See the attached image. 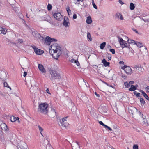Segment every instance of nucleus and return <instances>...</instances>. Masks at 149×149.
I'll return each instance as SVG.
<instances>
[{"mask_svg":"<svg viewBox=\"0 0 149 149\" xmlns=\"http://www.w3.org/2000/svg\"><path fill=\"white\" fill-rule=\"evenodd\" d=\"M48 104L46 103L39 104L38 107V111L41 113L46 114L48 112Z\"/></svg>","mask_w":149,"mask_h":149,"instance_id":"f257e3e1","label":"nucleus"},{"mask_svg":"<svg viewBox=\"0 0 149 149\" xmlns=\"http://www.w3.org/2000/svg\"><path fill=\"white\" fill-rule=\"evenodd\" d=\"M49 72L51 75L50 79L51 80L60 78L61 77L59 74L57 73L56 71L51 70H49Z\"/></svg>","mask_w":149,"mask_h":149,"instance_id":"f03ea898","label":"nucleus"},{"mask_svg":"<svg viewBox=\"0 0 149 149\" xmlns=\"http://www.w3.org/2000/svg\"><path fill=\"white\" fill-rule=\"evenodd\" d=\"M119 42L121 46V47L123 49L124 48H127L130 49V46L129 44L127 43V42L121 38L119 40Z\"/></svg>","mask_w":149,"mask_h":149,"instance_id":"7ed1b4c3","label":"nucleus"},{"mask_svg":"<svg viewBox=\"0 0 149 149\" xmlns=\"http://www.w3.org/2000/svg\"><path fill=\"white\" fill-rule=\"evenodd\" d=\"M121 69L124 70L125 72L128 75H130L132 73V70L130 66L124 65L121 67Z\"/></svg>","mask_w":149,"mask_h":149,"instance_id":"20e7f679","label":"nucleus"},{"mask_svg":"<svg viewBox=\"0 0 149 149\" xmlns=\"http://www.w3.org/2000/svg\"><path fill=\"white\" fill-rule=\"evenodd\" d=\"M60 50H57L56 49L53 50V53L51 54L53 58L56 59H58L61 53Z\"/></svg>","mask_w":149,"mask_h":149,"instance_id":"39448f33","label":"nucleus"},{"mask_svg":"<svg viewBox=\"0 0 149 149\" xmlns=\"http://www.w3.org/2000/svg\"><path fill=\"white\" fill-rule=\"evenodd\" d=\"M31 47L34 49L35 52L37 55H41L44 53V51L43 50L38 49L34 45L32 46Z\"/></svg>","mask_w":149,"mask_h":149,"instance_id":"423d86ee","label":"nucleus"},{"mask_svg":"<svg viewBox=\"0 0 149 149\" xmlns=\"http://www.w3.org/2000/svg\"><path fill=\"white\" fill-rule=\"evenodd\" d=\"M53 16L55 19L58 21H60L62 19L61 14L59 12H55L53 14Z\"/></svg>","mask_w":149,"mask_h":149,"instance_id":"0eeeda50","label":"nucleus"},{"mask_svg":"<svg viewBox=\"0 0 149 149\" xmlns=\"http://www.w3.org/2000/svg\"><path fill=\"white\" fill-rule=\"evenodd\" d=\"M0 127L1 129L3 130L6 131L9 130L7 125L4 123H2L0 125Z\"/></svg>","mask_w":149,"mask_h":149,"instance_id":"6e6552de","label":"nucleus"},{"mask_svg":"<svg viewBox=\"0 0 149 149\" xmlns=\"http://www.w3.org/2000/svg\"><path fill=\"white\" fill-rule=\"evenodd\" d=\"M44 43L47 45H50L52 42V38H45L43 39Z\"/></svg>","mask_w":149,"mask_h":149,"instance_id":"1a4fd4ad","label":"nucleus"},{"mask_svg":"<svg viewBox=\"0 0 149 149\" xmlns=\"http://www.w3.org/2000/svg\"><path fill=\"white\" fill-rule=\"evenodd\" d=\"M38 67L39 70H40L42 73H45L46 71L44 69L43 66L41 64H39L38 65Z\"/></svg>","mask_w":149,"mask_h":149,"instance_id":"9d476101","label":"nucleus"},{"mask_svg":"<svg viewBox=\"0 0 149 149\" xmlns=\"http://www.w3.org/2000/svg\"><path fill=\"white\" fill-rule=\"evenodd\" d=\"M32 34L35 37H41L40 35L37 31L32 32Z\"/></svg>","mask_w":149,"mask_h":149,"instance_id":"9b49d317","label":"nucleus"},{"mask_svg":"<svg viewBox=\"0 0 149 149\" xmlns=\"http://www.w3.org/2000/svg\"><path fill=\"white\" fill-rule=\"evenodd\" d=\"M140 92L143 95L145 98L149 101V98L146 93L143 90H141Z\"/></svg>","mask_w":149,"mask_h":149,"instance_id":"f8f14e48","label":"nucleus"},{"mask_svg":"<svg viewBox=\"0 0 149 149\" xmlns=\"http://www.w3.org/2000/svg\"><path fill=\"white\" fill-rule=\"evenodd\" d=\"M18 117H15L14 116H12L10 117V120L12 122H15L17 120H19Z\"/></svg>","mask_w":149,"mask_h":149,"instance_id":"ddd939ff","label":"nucleus"},{"mask_svg":"<svg viewBox=\"0 0 149 149\" xmlns=\"http://www.w3.org/2000/svg\"><path fill=\"white\" fill-rule=\"evenodd\" d=\"M102 63L103 64L105 67L109 66L110 64V63L107 62L105 59H104L102 60Z\"/></svg>","mask_w":149,"mask_h":149,"instance_id":"4468645a","label":"nucleus"},{"mask_svg":"<svg viewBox=\"0 0 149 149\" xmlns=\"http://www.w3.org/2000/svg\"><path fill=\"white\" fill-rule=\"evenodd\" d=\"M7 31L6 29L2 27H0V34H5Z\"/></svg>","mask_w":149,"mask_h":149,"instance_id":"2eb2a0df","label":"nucleus"},{"mask_svg":"<svg viewBox=\"0 0 149 149\" xmlns=\"http://www.w3.org/2000/svg\"><path fill=\"white\" fill-rule=\"evenodd\" d=\"M45 20L48 22H50L52 21V19L48 15H47L45 16Z\"/></svg>","mask_w":149,"mask_h":149,"instance_id":"dca6fc26","label":"nucleus"},{"mask_svg":"<svg viewBox=\"0 0 149 149\" xmlns=\"http://www.w3.org/2000/svg\"><path fill=\"white\" fill-rule=\"evenodd\" d=\"M86 22L87 24H90L91 23L92 20L90 16H89L87 17Z\"/></svg>","mask_w":149,"mask_h":149,"instance_id":"f3484780","label":"nucleus"},{"mask_svg":"<svg viewBox=\"0 0 149 149\" xmlns=\"http://www.w3.org/2000/svg\"><path fill=\"white\" fill-rule=\"evenodd\" d=\"M127 42L129 44H132L133 45H134L136 43V41L133 40L129 39H128Z\"/></svg>","mask_w":149,"mask_h":149,"instance_id":"a211bd4d","label":"nucleus"},{"mask_svg":"<svg viewBox=\"0 0 149 149\" xmlns=\"http://www.w3.org/2000/svg\"><path fill=\"white\" fill-rule=\"evenodd\" d=\"M136 90V87H135V86L133 85H131V86L130 88H129V91H134L135 90Z\"/></svg>","mask_w":149,"mask_h":149,"instance_id":"6ab92c4d","label":"nucleus"},{"mask_svg":"<svg viewBox=\"0 0 149 149\" xmlns=\"http://www.w3.org/2000/svg\"><path fill=\"white\" fill-rule=\"evenodd\" d=\"M140 102L141 105H144L145 103L144 100L143 98L140 97L139 98Z\"/></svg>","mask_w":149,"mask_h":149,"instance_id":"aec40b11","label":"nucleus"},{"mask_svg":"<svg viewBox=\"0 0 149 149\" xmlns=\"http://www.w3.org/2000/svg\"><path fill=\"white\" fill-rule=\"evenodd\" d=\"M135 44L137 45L138 47H141L143 46V44L138 42L137 41H136V43Z\"/></svg>","mask_w":149,"mask_h":149,"instance_id":"412c9836","label":"nucleus"},{"mask_svg":"<svg viewBox=\"0 0 149 149\" xmlns=\"http://www.w3.org/2000/svg\"><path fill=\"white\" fill-rule=\"evenodd\" d=\"M106 42H103L101 43L100 45V48L101 49H103L105 47L106 45Z\"/></svg>","mask_w":149,"mask_h":149,"instance_id":"4be33fe9","label":"nucleus"},{"mask_svg":"<svg viewBox=\"0 0 149 149\" xmlns=\"http://www.w3.org/2000/svg\"><path fill=\"white\" fill-rule=\"evenodd\" d=\"M130 8L131 10H133L135 8V6L133 3H131L130 6Z\"/></svg>","mask_w":149,"mask_h":149,"instance_id":"5701e85b","label":"nucleus"},{"mask_svg":"<svg viewBox=\"0 0 149 149\" xmlns=\"http://www.w3.org/2000/svg\"><path fill=\"white\" fill-rule=\"evenodd\" d=\"M83 0H74V3L75 4H80V2H82Z\"/></svg>","mask_w":149,"mask_h":149,"instance_id":"b1692460","label":"nucleus"},{"mask_svg":"<svg viewBox=\"0 0 149 149\" xmlns=\"http://www.w3.org/2000/svg\"><path fill=\"white\" fill-rule=\"evenodd\" d=\"M61 124L65 128H66L68 125V123L67 122L61 123Z\"/></svg>","mask_w":149,"mask_h":149,"instance_id":"393cba45","label":"nucleus"},{"mask_svg":"<svg viewBox=\"0 0 149 149\" xmlns=\"http://www.w3.org/2000/svg\"><path fill=\"white\" fill-rule=\"evenodd\" d=\"M4 86L5 87H7L9 88L10 90H11V88L8 86V84L6 82H4L3 83Z\"/></svg>","mask_w":149,"mask_h":149,"instance_id":"a878e982","label":"nucleus"},{"mask_svg":"<svg viewBox=\"0 0 149 149\" xmlns=\"http://www.w3.org/2000/svg\"><path fill=\"white\" fill-rule=\"evenodd\" d=\"M124 85L126 88H128L130 87V85L129 83H128L127 82H125L124 83Z\"/></svg>","mask_w":149,"mask_h":149,"instance_id":"bb28decb","label":"nucleus"},{"mask_svg":"<svg viewBox=\"0 0 149 149\" xmlns=\"http://www.w3.org/2000/svg\"><path fill=\"white\" fill-rule=\"evenodd\" d=\"M134 95H136L137 97H140V93H137L136 91H134Z\"/></svg>","mask_w":149,"mask_h":149,"instance_id":"cd10ccee","label":"nucleus"},{"mask_svg":"<svg viewBox=\"0 0 149 149\" xmlns=\"http://www.w3.org/2000/svg\"><path fill=\"white\" fill-rule=\"evenodd\" d=\"M67 117H65L63 118H62L61 120H60V123H63L65 122H65H66V120L67 119Z\"/></svg>","mask_w":149,"mask_h":149,"instance_id":"c85d7f7f","label":"nucleus"},{"mask_svg":"<svg viewBox=\"0 0 149 149\" xmlns=\"http://www.w3.org/2000/svg\"><path fill=\"white\" fill-rule=\"evenodd\" d=\"M52 8V5L50 4H48L47 6V10L49 11Z\"/></svg>","mask_w":149,"mask_h":149,"instance_id":"c756f323","label":"nucleus"},{"mask_svg":"<svg viewBox=\"0 0 149 149\" xmlns=\"http://www.w3.org/2000/svg\"><path fill=\"white\" fill-rule=\"evenodd\" d=\"M68 22L66 21L65 20L63 22V24L64 25L65 27H66L68 26Z\"/></svg>","mask_w":149,"mask_h":149,"instance_id":"7c9ffc66","label":"nucleus"},{"mask_svg":"<svg viewBox=\"0 0 149 149\" xmlns=\"http://www.w3.org/2000/svg\"><path fill=\"white\" fill-rule=\"evenodd\" d=\"M47 149H53L52 147L49 144H47L46 146Z\"/></svg>","mask_w":149,"mask_h":149,"instance_id":"2f4dec72","label":"nucleus"},{"mask_svg":"<svg viewBox=\"0 0 149 149\" xmlns=\"http://www.w3.org/2000/svg\"><path fill=\"white\" fill-rule=\"evenodd\" d=\"M39 129L40 131V132H42L43 130V129L39 125L38 126Z\"/></svg>","mask_w":149,"mask_h":149,"instance_id":"473e14b6","label":"nucleus"},{"mask_svg":"<svg viewBox=\"0 0 149 149\" xmlns=\"http://www.w3.org/2000/svg\"><path fill=\"white\" fill-rule=\"evenodd\" d=\"M133 149H138V146L137 145H134L133 146Z\"/></svg>","mask_w":149,"mask_h":149,"instance_id":"72a5a7b5","label":"nucleus"},{"mask_svg":"<svg viewBox=\"0 0 149 149\" xmlns=\"http://www.w3.org/2000/svg\"><path fill=\"white\" fill-rule=\"evenodd\" d=\"M135 68H136V69H138L140 70H142V69H143V68H141V67H140L139 66H135Z\"/></svg>","mask_w":149,"mask_h":149,"instance_id":"f704fd0d","label":"nucleus"},{"mask_svg":"<svg viewBox=\"0 0 149 149\" xmlns=\"http://www.w3.org/2000/svg\"><path fill=\"white\" fill-rule=\"evenodd\" d=\"M110 51L113 54H115V50L114 49H110Z\"/></svg>","mask_w":149,"mask_h":149,"instance_id":"c9c22d12","label":"nucleus"},{"mask_svg":"<svg viewBox=\"0 0 149 149\" xmlns=\"http://www.w3.org/2000/svg\"><path fill=\"white\" fill-rule=\"evenodd\" d=\"M105 128H107L108 130H110V131H111L112 130V129L111 128H110L107 125H106V126H105Z\"/></svg>","mask_w":149,"mask_h":149,"instance_id":"e433bc0d","label":"nucleus"},{"mask_svg":"<svg viewBox=\"0 0 149 149\" xmlns=\"http://www.w3.org/2000/svg\"><path fill=\"white\" fill-rule=\"evenodd\" d=\"M99 124L102 125V126H104V127H105V126H106V125H105L104 124L103 122L102 121H100L99 122Z\"/></svg>","mask_w":149,"mask_h":149,"instance_id":"4c0bfd02","label":"nucleus"},{"mask_svg":"<svg viewBox=\"0 0 149 149\" xmlns=\"http://www.w3.org/2000/svg\"><path fill=\"white\" fill-rule=\"evenodd\" d=\"M19 42L20 43H22L24 41V40L22 39H19L18 40Z\"/></svg>","mask_w":149,"mask_h":149,"instance_id":"58836bf2","label":"nucleus"},{"mask_svg":"<svg viewBox=\"0 0 149 149\" xmlns=\"http://www.w3.org/2000/svg\"><path fill=\"white\" fill-rule=\"evenodd\" d=\"M74 63H75L78 66H79L80 65V63L77 60L75 61Z\"/></svg>","mask_w":149,"mask_h":149,"instance_id":"ea45409f","label":"nucleus"},{"mask_svg":"<svg viewBox=\"0 0 149 149\" xmlns=\"http://www.w3.org/2000/svg\"><path fill=\"white\" fill-rule=\"evenodd\" d=\"M121 15V14L119 13H117L116 14V17L118 18H119Z\"/></svg>","mask_w":149,"mask_h":149,"instance_id":"a19ab883","label":"nucleus"},{"mask_svg":"<svg viewBox=\"0 0 149 149\" xmlns=\"http://www.w3.org/2000/svg\"><path fill=\"white\" fill-rule=\"evenodd\" d=\"M146 91L149 93V86H147L145 88Z\"/></svg>","mask_w":149,"mask_h":149,"instance_id":"79ce46f5","label":"nucleus"},{"mask_svg":"<svg viewBox=\"0 0 149 149\" xmlns=\"http://www.w3.org/2000/svg\"><path fill=\"white\" fill-rule=\"evenodd\" d=\"M104 83V84H106L107 85V86H110V87H111V85H109V84L107 83V82L104 81H102V80H101Z\"/></svg>","mask_w":149,"mask_h":149,"instance_id":"37998d69","label":"nucleus"},{"mask_svg":"<svg viewBox=\"0 0 149 149\" xmlns=\"http://www.w3.org/2000/svg\"><path fill=\"white\" fill-rule=\"evenodd\" d=\"M92 4L93 7L95 9H97V7L96 4L94 3H93Z\"/></svg>","mask_w":149,"mask_h":149,"instance_id":"c03bdc74","label":"nucleus"},{"mask_svg":"<svg viewBox=\"0 0 149 149\" xmlns=\"http://www.w3.org/2000/svg\"><path fill=\"white\" fill-rule=\"evenodd\" d=\"M66 10L67 12H69V11L70 12V8L69 7H67L66 8Z\"/></svg>","mask_w":149,"mask_h":149,"instance_id":"a18cd8bd","label":"nucleus"},{"mask_svg":"<svg viewBox=\"0 0 149 149\" xmlns=\"http://www.w3.org/2000/svg\"><path fill=\"white\" fill-rule=\"evenodd\" d=\"M108 58L109 60H111V54H109L108 55Z\"/></svg>","mask_w":149,"mask_h":149,"instance_id":"49530a36","label":"nucleus"},{"mask_svg":"<svg viewBox=\"0 0 149 149\" xmlns=\"http://www.w3.org/2000/svg\"><path fill=\"white\" fill-rule=\"evenodd\" d=\"M77 15L76 14H74L73 15V18L74 19H76L77 18Z\"/></svg>","mask_w":149,"mask_h":149,"instance_id":"de8ad7c7","label":"nucleus"},{"mask_svg":"<svg viewBox=\"0 0 149 149\" xmlns=\"http://www.w3.org/2000/svg\"><path fill=\"white\" fill-rule=\"evenodd\" d=\"M52 42H56L57 40L56 39L53 38H52Z\"/></svg>","mask_w":149,"mask_h":149,"instance_id":"09e8293b","label":"nucleus"},{"mask_svg":"<svg viewBox=\"0 0 149 149\" xmlns=\"http://www.w3.org/2000/svg\"><path fill=\"white\" fill-rule=\"evenodd\" d=\"M95 95L97 97H100V95L99 94H97V92H95Z\"/></svg>","mask_w":149,"mask_h":149,"instance_id":"8fccbe9b","label":"nucleus"},{"mask_svg":"<svg viewBox=\"0 0 149 149\" xmlns=\"http://www.w3.org/2000/svg\"><path fill=\"white\" fill-rule=\"evenodd\" d=\"M76 60H74V59H71L70 60V61L72 63H74L75 62Z\"/></svg>","mask_w":149,"mask_h":149,"instance_id":"3c124183","label":"nucleus"},{"mask_svg":"<svg viewBox=\"0 0 149 149\" xmlns=\"http://www.w3.org/2000/svg\"><path fill=\"white\" fill-rule=\"evenodd\" d=\"M27 74V72H24V74H23V76L24 77H26V76Z\"/></svg>","mask_w":149,"mask_h":149,"instance_id":"603ef678","label":"nucleus"},{"mask_svg":"<svg viewBox=\"0 0 149 149\" xmlns=\"http://www.w3.org/2000/svg\"><path fill=\"white\" fill-rule=\"evenodd\" d=\"M20 148L21 149H27L26 148H24V146H21Z\"/></svg>","mask_w":149,"mask_h":149,"instance_id":"864d4df0","label":"nucleus"},{"mask_svg":"<svg viewBox=\"0 0 149 149\" xmlns=\"http://www.w3.org/2000/svg\"><path fill=\"white\" fill-rule=\"evenodd\" d=\"M87 37H91V34L89 33H87Z\"/></svg>","mask_w":149,"mask_h":149,"instance_id":"5fc2aeb1","label":"nucleus"},{"mask_svg":"<svg viewBox=\"0 0 149 149\" xmlns=\"http://www.w3.org/2000/svg\"><path fill=\"white\" fill-rule=\"evenodd\" d=\"M46 92H47L49 94H50V93L49 92V89L48 88H47L46 89Z\"/></svg>","mask_w":149,"mask_h":149,"instance_id":"6e6d98bb","label":"nucleus"},{"mask_svg":"<svg viewBox=\"0 0 149 149\" xmlns=\"http://www.w3.org/2000/svg\"><path fill=\"white\" fill-rule=\"evenodd\" d=\"M129 83L130 84H130H133L134 83V82L133 81H130L129 82Z\"/></svg>","mask_w":149,"mask_h":149,"instance_id":"4d7b16f0","label":"nucleus"},{"mask_svg":"<svg viewBox=\"0 0 149 149\" xmlns=\"http://www.w3.org/2000/svg\"><path fill=\"white\" fill-rule=\"evenodd\" d=\"M122 77L123 78H124V79L126 78L127 77V76L125 75H122Z\"/></svg>","mask_w":149,"mask_h":149,"instance_id":"13d9d810","label":"nucleus"},{"mask_svg":"<svg viewBox=\"0 0 149 149\" xmlns=\"http://www.w3.org/2000/svg\"><path fill=\"white\" fill-rule=\"evenodd\" d=\"M88 38V41H91L92 40V38Z\"/></svg>","mask_w":149,"mask_h":149,"instance_id":"bf43d9fd","label":"nucleus"},{"mask_svg":"<svg viewBox=\"0 0 149 149\" xmlns=\"http://www.w3.org/2000/svg\"><path fill=\"white\" fill-rule=\"evenodd\" d=\"M133 29V30L136 33H138V31H137V30L136 29Z\"/></svg>","mask_w":149,"mask_h":149,"instance_id":"052dcab7","label":"nucleus"},{"mask_svg":"<svg viewBox=\"0 0 149 149\" xmlns=\"http://www.w3.org/2000/svg\"><path fill=\"white\" fill-rule=\"evenodd\" d=\"M118 2H119V3L120 4H123V3L122 2V1L121 0H119Z\"/></svg>","mask_w":149,"mask_h":149,"instance_id":"680f3d73","label":"nucleus"},{"mask_svg":"<svg viewBox=\"0 0 149 149\" xmlns=\"http://www.w3.org/2000/svg\"><path fill=\"white\" fill-rule=\"evenodd\" d=\"M120 19L121 20H123L124 19L122 15H121L120 17Z\"/></svg>","mask_w":149,"mask_h":149,"instance_id":"e2e57ef3","label":"nucleus"},{"mask_svg":"<svg viewBox=\"0 0 149 149\" xmlns=\"http://www.w3.org/2000/svg\"><path fill=\"white\" fill-rule=\"evenodd\" d=\"M119 63L120 64H124V62L123 61H120L119 62Z\"/></svg>","mask_w":149,"mask_h":149,"instance_id":"0e129e2a","label":"nucleus"},{"mask_svg":"<svg viewBox=\"0 0 149 149\" xmlns=\"http://www.w3.org/2000/svg\"><path fill=\"white\" fill-rule=\"evenodd\" d=\"M6 41H8L10 43H12L11 41H10L7 38Z\"/></svg>","mask_w":149,"mask_h":149,"instance_id":"69168bd1","label":"nucleus"},{"mask_svg":"<svg viewBox=\"0 0 149 149\" xmlns=\"http://www.w3.org/2000/svg\"><path fill=\"white\" fill-rule=\"evenodd\" d=\"M68 14L69 15H70V14H71V10H70V11H69V12H68Z\"/></svg>","mask_w":149,"mask_h":149,"instance_id":"338daca9","label":"nucleus"},{"mask_svg":"<svg viewBox=\"0 0 149 149\" xmlns=\"http://www.w3.org/2000/svg\"><path fill=\"white\" fill-rule=\"evenodd\" d=\"M23 146H27V145L26 144V143H24L23 144Z\"/></svg>","mask_w":149,"mask_h":149,"instance_id":"774afa93","label":"nucleus"}]
</instances>
